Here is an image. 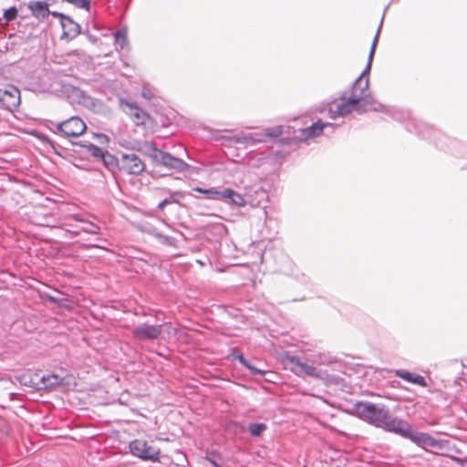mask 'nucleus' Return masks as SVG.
<instances>
[{
  "instance_id": "1",
  "label": "nucleus",
  "mask_w": 467,
  "mask_h": 467,
  "mask_svg": "<svg viewBox=\"0 0 467 467\" xmlns=\"http://www.w3.org/2000/svg\"><path fill=\"white\" fill-rule=\"evenodd\" d=\"M357 415L371 425L398 434L404 422L394 416L386 406L370 402H358L355 406Z\"/></svg>"
},
{
  "instance_id": "2",
  "label": "nucleus",
  "mask_w": 467,
  "mask_h": 467,
  "mask_svg": "<svg viewBox=\"0 0 467 467\" xmlns=\"http://www.w3.org/2000/svg\"><path fill=\"white\" fill-rule=\"evenodd\" d=\"M288 361L291 365V371L299 377L307 376L315 379H326L334 383L338 382V377L329 376L323 370L317 369L314 360L310 361L303 357L291 356L288 357Z\"/></svg>"
},
{
  "instance_id": "3",
  "label": "nucleus",
  "mask_w": 467,
  "mask_h": 467,
  "mask_svg": "<svg viewBox=\"0 0 467 467\" xmlns=\"http://www.w3.org/2000/svg\"><path fill=\"white\" fill-rule=\"evenodd\" d=\"M283 126H275L265 129L264 131L242 133L231 136L228 140L232 142L244 144L246 147L266 142L267 139H275L283 134Z\"/></svg>"
},
{
  "instance_id": "4",
  "label": "nucleus",
  "mask_w": 467,
  "mask_h": 467,
  "mask_svg": "<svg viewBox=\"0 0 467 467\" xmlns=\"http://www.w3.org/2000/svg\"><path fill=\"white\" fill-rule=\"evenodd\" d=\"M146 147L147 154L156 165H161L177 171H185L190 167L183 160L158 149L153 143L147 144Z\"/></svg>"
},
{
  "instance_id": "5",
  "label": "nucleus",
  "mask_w": 467,
  "mask_h": 467,
  "mask_svg": "<svg viewBox=\"0 0 467 467\" xmlns=\"http://www.w3.org/2000/svg\"><path fill=\"white\" fill-rule=\"evenodd\" d=\"M383 23V18L381 19L380 25L377 30L376 36H374L371 48L368 54V64L362 73L359 75V77L354 81L351 87V94L350 95H359L360 94V99H364L365 96L368 95V86H369V79H368V73L371 68L372 60L374 57L376 47L379 41L381 26Z\"/></svg>"
},
{
  "instance_id": "6",
  "label": "nucleus",
  "mask_w": 467,
  "mask_h": 467,
  "mask_svg": "<svg viewBox=\"0 0 467 467\" xmlns=\"http://www.w3.org/2000/svg\"><path fill=\"white\" fill-rule=\"evenodd\" d=\"M398 434L403 438L410 440L418 446L425 449L426 447H441V441L434 439L428 433L414 431L410 424L404 420L401 428L398 430Z\"/></svg>"
},
{
  "instance_id": "7",
  "label": "nucleus",
  "mask_w": 467,
  "mask_h": 467,
  "mask_svg": "<svg viewBox=\"0 0 467 467\" xmlns=\"http://www.w3.org/2000/svg\"><path fill=\"white\" fill-rule=\"evenodd\" d=\"M53 125V132L65 138L78 137L87 129L86 123L78 117H71L67 120L57 122Z\"/></svg>"
},
{
  "instance_id": "8",
  "label": "nucleus",
  "mask_w": 467,
  "mask_h": 467,
  "mask_svg": "<svg viewBox=\"0 0 467 467\" xmlns=\"http://www.w3.org/2000/svg\"><path fill=\"white\" fill-rule=\"evenodd\" d=\"M341 101L335 107H330L328 116L330 119H335L337 117H345L353 111H358V103L360 102V94L349 95L347 97L346 92L340 96Z\"/></svg>"
},
{
  "instance_id": "9",
  "label": "nucleus",
  "mask_w": 467,
  "mask_h": 467,
  "mask_svg": "<svg viewBox=\"0 0 467 467\" xmlns=\"http://www.w3.org/2000/svg\"><path fill=\"white\" fill-rule=\"evenodd\" d=\"M162 325H150L142 323L131 330L132 337L138 341H153L160 337Z\"/></svg>"
},
{
  "instance_id": "10",
  "label": "nucleus",
  "mask_w": 467,
  "mask_h": 467,
  "mask_svg": "<svg viewBox=\"0 0 467 467\" xmlns=\"http://www.w3.org/2000/svg\"><path fill=\"white\" fill-rule=\"evenodd\" d=\"M144 161L135 153H123L120 159V171L129 174L140 175L145 171Z\"/></svg>"
},
{
  "instance_id": "11",
  "label": "nucleus",
  "mask_w": 467,
  "mask_h": 467,
  "mask_svg": "<svg viewBox=\"0 0 467 467\" xmlns=\"http://www.w3.org/2000/svg\"><path fill=\"white\" fill-rule=\"evenodd\" d=\"M63 379L57 374H35L28 385L37 389H48L61 385Z\"/></svg>"
},
{
  "instance_id": "12",
  "label": "nucleus",
  "mask_w": 467,
  "mask_h": 467,
  "mask_svg": "<svg viewBox=\"0 0 467 467\" xmlns=\"http://www.w3.org/2000/svg\"><path fill=\"white\" fill-rule=\"evenodd\" d=\"M0 101L9 110L16 109L20 104V91L15 86L0 88Z\"/></svg>"
},
{
  "instance_id": "13",
  "label": "nucleus",
  "mask_w": 467,
  "mask_h": 467,
  "mask_svg": "<svg viewBox=\"0 0 467 467\" xmlns=\"http://www.w3.org/2000/svg\"><path fill=\"white\" fill-rule=\"evenodd\" d=\"M120 108L131 118L136 125H144L146 123L148 114L135 103L121 99Z\"/></svg>"
},
{
  "instance_id": "14",
  "label": "nucleus",
  "mask_w": 467,
  "mask_h": 467,
  "mask_svg": "<svg viewBox=\"0 0 467 467\" xmlns=\"http://www.w3.org/2000/svg\"><path fill=\"white\" fill-rule=\"evenodd\" d=\"M68 219H72L79 223V231L85 234L98 235L100 234V226L89 220V216L83 213H73L68 216Z\"/></svg>"
},
{
  "instance_id": "15",
  "label": "nucleus",
  "mask_w": 467,
  "mask_h": 467,
  "mask_svg": "<svg viewBox=\"0 0 467 467\" xmlns=\"http://www.w3.org/2000/svg\"><path fill=\"white\" fill-rule=\"evenodd\" d=\"M61 18V26L63 28V34L61 38L74 39L80 34V26L73 21L69 16L63 14H59Z\"/></svg>"
},
{
  "instance_id": "16",
  "label": "nucleus",
  "mask_w": 467,
  "mask_h": 467,
  "mask_svg": "<svg viewBox=\"0 0 467 467\" xmlns=\"http://www.w3.org/2000/svg\"><path fill=\"white\" fill-rule=\"evenodd\" d=\"M336 125L330 122H324L321 119L314 122L311 126L303 130L305 139H310L320 136L325 130H328L330 133L334 131Z\"/></svg>"
},
{
  "instance_id": "17",
  "label": "nucleus",
  "mask_w": 467,
  "mask_h": 467,
  "mask_svg": "<svg viewBox=\"0 0 467 467\" xmlns=\"http://www.w3.org/2000/svg\"><path fill=\"white\" fill-rule=\"evenodd\" d=\"M224 202L230 205H234L236 207H244L247 203L245 198L236 191L231 188H224L223 199Z\"/></svg>"
},
{
  "instance_id": "18",
  "label": "nucleus",
  "mask_w": 467,
  "mask_h": 467,
  "mask_svg": "<svg viewBox=\"0 0 467 467\" xmlns=\"http://www.w3.org/2000/svg\"><path fill=\"white\" fill-rule=\"evenodd\" d=\"M384 111L385 106L377 101L370 94L364 97V99H360L358 103V112L364 111Z\"/></svg>"
},
{
  "instance_id": "19",
  "label": "nucleus",
  "mask_w": 467,
  "mask_h": 467,
  "mask_svg": "<svg viewBox=\"0 0 467 467\" xmlns=\"http://www.w3.org/2000/svg\"><path fill=\"white\" fill-rule=\"evenodd\" d=\"M28 8L31 10L33 16L38 19L44 20L48 17L50 11L48 10L47 4L41 1H31L28 4Z\"/></svg>"
},
{
  "instance_id": "20",
  "label": "nucleus",
  "mask_w": 467,
  "mask_h": 467,
  "mask_svg": "<svg viewBox=\"0 0 467 467\" xmlns=\"http://www.w3.org/2000/svg\"><path fill=\"white\" fill-rule=\"evenodd\" d=\"M395 375L408 382L417 384L421 387L427 386L425 379L419 374H414L404 369H398L395 371Z\"/></svg>"
},
{
  "instance_id": "21",
  "label": "nucleus",
  "mask_w": 467,
  "mask_h": 467,
  "mask_svg": "<svg viewBox=\"0 0 467 467\" xmlns=\"http://www.w3.org/2000/svg\"><path fill=\"white\" fill-rule=\"evenodd\" d=\"M193 192L204 194L205 197L209 200H216V201H222L223 194V189L219 191L216 188L203 189L201 187H194V188H192V192H188V195L196 197L192 193Z\"/></svg>"
},
{
  "instance_id": "22",
  "label": "nucleus",
  "mask_w": 467,
  "mask_h": 467,
  "mask_svg": "<svg viewBox=\"0 0 467 467\" xmlns=\"http://www.w3.org/2000/svg\"><path fill=\"white\" fill-rule=\"evenodd\" d=\"M187 194V192L182 191L170 192L169 197L165 198L158 204V209L163 210L166 205L171 203L181 204V201L183 200Z\"/></svg>"
},
{
  "instance_id": "23",
  "label": "nucleus",
  "mask_w": 467,
  "mask_h": 467,
  "mask_svg": "<svg viewBox=\"0 0 467 467\" xmlns=\"http://www.w3.org/2000/svg\"><path fill=\"white\" fill-rule=\"evenodd\" d=\"M254 193L255 195L254 197L251 192H249L247 194L248 198H249V202L251 205L260 206L263 204L264 202L267 201L268 194H267V192L263 189V187H257L254 191Z\"/></svg>"
},
{
  "instance_id": "24",
  "label": "nucleus",
  "mask_w": 467,
  "mask_h": 467,
  "mask_svg": "<svg viewBox=\"0 0 467 467\" xmlns=\"http://www.w3.org/2000/svg\"><path fill=\"white\" fill-rule=\"evenodd\" d=\"M104 165L111 172H115L116 170H119L120 161H119L114 155L109 153V151H105L103 157L101 158Z\"/></svg>"
},
{
  "instance_id": "25",
  "label": "nucleus",
  "mask_w": 467,
  "mask_h": 467,
  "mask_svg": "<svg viewBox=\"0 0 467 467\" xmlns=\"http://www.w3.org/2000/svg\"><path fill=\"white\" fill-rule=\"evenodd\" d=\"M115 46L117 49L124 50L128 48L127 29L120 28L114 34Z\"/></svg>"
},
{
  "instance_id": "26",
  "label": "nucleus",
  "mask_w": 467,
  "mask_h": 467,
  "mask_svg": "<svg viewBox=\"0 0 467 467\" xmlns=\"http://www.w3.org/2000/svg\"><path fill=\"white\" fill-rule=\"evenodd\" d=\"M151 234L159 241L160 244L170 247H177V240L174 237L163 234L156 229L151 232Z\"/></svg>"
},
{
  "instance_id": "27",
  "label": "nucleus",
  "mask_w": 467,
  "mask_h": 467,
  "mask_svg": "<svg viewBox=\"0 0 467 467\" xmlns=\"http://www.w3.org/2000/svg\"><path fill=\"white\" fill-rule=\"evenodd\" d=\"M146 448V441L144 440H134L130 443V450L131 453L138 457L142 459V454L144 452V450Z\"/></svg>"
},
{
  "instance_id": "28",
  "label": "nucleus",
  "mask_w": 467,
  "mask_h": 467,
  "mask_svg": "<svg viewBox=\"0 0 467 467\" xmlns=\"http://www.w3.org/2000/svg\"><path fill=\"white\" fill-rule=\"evenodd\" d=\"M161 454L160 449L150 446L146 441V448L144 450V452L142 454V460H150L156 462L159 460Z\"/></svg>"
},
{
  "instance_id": "29",
  "label": "nucleus",
  "mask_w": 467,
  "mask_h": 467,
  "mask_svg": "<svg viewBox=\"0 0 467 467\" xmlns=\"http://www.w3.org/2000/svg\"><path fill=\"white\" fill-rule=\"evenodd\" d=\"M83 147L86 148L87 150V152L91 155L92 157L96 158V159H99L101 160V158L103 157L105 151L99 148V146L97 145H94L92 143H88L87 145H82Z\"/></svg>"
},
{
  "instance_id": "30",
  "label": "nucleus",
  "mask_w": 467,
  "mask_h": 467,
  "mask_svg": "<svg viewBox=\"0 0 467 467\" xmlns=\"http://www.w3.org/2000/svg\"><path fill=\"white\" fill-rule=\"evenodd\" d=\"M247 429L253 437H259L267 429V426L265 423H250Z\"/></svg>"
},
{
  "instance_id": "31",
  "label": "nucleus",
  "mask_w": 467,
  "mask_h": 467,
  "mask_svg": "<svg viewBox=\"0 0 467 467\" xmlns=\"http://www.w3.org/2000/svg\"><path fill=\"white\" fill-rule=\"evenodd\" d=\"M236 358L244 367L247 368L251 371L253 375H263L265 373L263 370L252 366L243 354H239Z\"/></svg>"
},
{
  "instance_id": "32",
  "label": "nucleus",
  "mask_w": 467,
  "mask_h": 467,
  "mask_svg": "<svg viewBox=\"0 0 467 467\" xmlns=\"http://www.w3.org/2000/svg\"><path fill=\"white\" fill-rule=\"evenodd\" d=\"M314 361L317 365H329L335 361V358L327 354H319L316 357Z\"/></svg>"
},
{
  "instance_id": "33",
  "label": "nucleus",
  "mask_w": 467,
  "mask_h": 467,
  "mask_svg": "<svg viewBox=\"0 0 467 467\" xmlns=\"http://www.w3.org/2000/svg\"><path fill=\"white\" fill-rule=\"evenodd\" d=\"M66 2L74 5L78 8H82L87 11L90 9L91 0H65Z\"/></svg>"
},
{
  "instance_id": "34",
  "label": "nucleus",
  "mask_w": 467,
  "mask_h": 467,
  "mask_svg": "<svg viewBox=\"0 0 467 467\" xmlns=\"http://www.w3.org/2000/svg\"><path fill=\"white\" fill-rule=\"evenodd\" d=\"M383 112L390 115L394 119L399 121L403 120L405 119V114L395 109H387L385 107V110Z\"/></svg>"
},
{
  "instance_id": "35",
  "label": "nucleus",
  "mask_w": 467,
  "mask_h": 467,
  "mask_svg": "<svg viewBox=\"0 0 467 467\" xmlns=\"http://www.w3.org/2000/svg\"><path fill=\"white\" fill-rule=\"evenodd\" d=\"M80 98L82 99V103L87 106H96L97 103H99V100H96L92 99L90 96L87 95L85 92L80 91Z\"/></svg>"
},
{
  "instance_id": "36",
  "label": "nucleus",
  "mask_w": 467,
  "mask_h": 467,
  "mask_svg": "<svg viewBox=\"0 0 467 467\" xmlns=\"http://www.w3.org/2000/svg\"><path fill=\"white\" fill-rule=\"evenodd\" d=\"M16 16H17V10L16 7H10V8L6 9L4 13V17L7 21H12V20L16 19Z\"/></svg>"
},
{
  "instance_id": "37",
  "label": "nucleus",
  "mask_w": 467,
  "mask_h": 467,
  "mask_svg": "<svg viewBox=\"0 0 467 467\" xmlns=\"http://www.w3.org/2000/svg\"><path fill=\"white\" fill-rule=\"evenodd\" d=\"M65 226L69 227L68 229H66L67 232L73 234L74 235H79L82 234V231H79V224L78 225H73L71 223H65Z\"/></svg>"
},
{
  "instance_id": "38",
  "label": "nucleus",
  "mask_w": 467,
  "mask_h": 467,
  "mask_svg": "<svg viewBox=\"0 0 467 467\" xmlns=\"http://www.w3.org/2000/svg\"><path fill=\"white\" fill-rule=\"evenodd\" d=\"M45 298H47L51 303H56L58 305H62L63 302L66 301L65 298H58V297H56V296L48 295V294L45 295Z\"/></svg>"
},
{
  "instance_id": "39",
  "label": "nucleus",
  "mask_w": 467,
  "mask_h": 467,
  "mask_svg": "<svg viewBox=\"0 0 467 467\" xmlns=\"http://www.w3.org/2000/svg\"><path fill=\"white\" fill-rule=\"evenodd\" d=\"M97 240L99 242L96 244H89L88 247L92 248H104V245L107 244L109 242L105 238L98 237Z\"/></svg>"
},
{
  "instance_id": "40",
  "label": "nucleus",
  "mask_w": 467,
  "mask_h": 467,
  "mask_svg": "<svg viewBox=\"0 0 467 467\" xmlns=\"http://www.w3.org/2000/svg\"><path fill=\"white\" fill-rule=\"evenodd\" d=\"M197 214L202 215V216H217L214 213H210L205 212V209H203V207L201 204L197 205Z\"/></svg>"
},
{
  "instance_id": "41",
  "label": "nucleus",
  "mask_w": 467,
  "mask_h": 467,
  "mask_svg": "<svg viewBox=\"0 0 467 467\" xmlns=\"http://www.w3.org/2000/svg\"><path fill=\"white\" fill-rule=\"evenodd\" d=\"M451 459L452 461H454L455 462H457L458 464H460V465H463L464 462H465L463 459L458 458V457H455V456H451Z\"/></svg>"
},
{
  "instance_id": "42",
  "label": "nucleus",
  "mask_w": 467,
  "mask_h": 467,
  "mask_svg": "<svg viewBox=\"0 0 467 467\" xmlns=\"http://www.w3.org/2000/svg\"><path fill=\"white\" fill-rule=\"evenodd\" d=\"M423 126V124H420V126L417 127V132L421 135L422 137H425L423 131L420 130V127Z\"/></svg>"
},
{
  "instance_id": "43",
  "label": "nucleus",
  "mask_w": 467,
  "mask_h": 467,
  "mask_svg": "<svg viewBox=\"0 0 467 467\" xmlns=\"http://www.w3.org/2000/svg\"><path fill=\"white\" fill-rule=\"evenodd\" d=\"M59 14L60 13H57V12H53L52 15L56 17H59Z\"/></svg>"
}]
</instances>
